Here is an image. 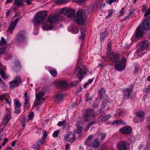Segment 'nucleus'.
Returning a JSON list of instances; mask_svg holds the SVG:
<instances>
[{"label":"nucleus","mask_w":150,"mask_h":150,"mask_svg":"<svg viewBox=\"0 0 150 150\" xmlns=\"http://www.w3.org/2000/svg\"><path fill=\"white\" fill-rule=\"evenodd\" d=\"M63 1V0H54V2L57 4L62 3Z\"/></svg>","instance_id":"57"},{"label":"nucleus","mask_w":150,"mask_h":150,"mask_svg":"<svg viewBox=\"0 0 150 150\" xmlns=\"http://www.w3.org/2000/svg\"><path fill=\"white\" fill-rule=\"evenodd\" d=\"M72 134L71 132H68V134L64 136V138L65 139H68L69 136Z\"/></svg>","instance_id":"52"},{"label":"nucleus","mask_w":150,"mask_h":150,"mask_svg":"<svg viewBox=\"0 0 150 150\" xmlns=\"http://www.w3.org/2000/svg\"><path fill=\"white\" fill-rule=\"evenodd\" d=\"M72 138L69 139V141L71 143L73 142L76 139L75 134H72Z\"/></svg>","instance_id":"42"},{"label":"nucleus","mask_w":150,"mask_h":150,"mask_svg":"<svg viewBox=\"0 0 150 150\" xmlns=\"http://www.w3.org/2000/svg\"><path fill=\"white\" fill-rule=\"evenodd\" d=\"M105 134L102 133L100 134L99 137L100 138V137L101 139L103 140L104 138H105Z\"/></svg>","instance_id":"49"},{"label":"nucleus","mask_w":150,"mask_h":150,"mask_svg":"<svg viewBox=\"0 0 150 150\" xmlns=\"http://www.w3.org/2000/svg\"><path fill=\"white\" fill-rule=\"evenodd\" d=\"M108 49L107 52H111V43H109L108 45Z\"/></svg>","instance_id":"53"},{"label":"nucleus","mask_w":150,"mask_h":150,"mask_svg":"<svg viewBox=\"0 0 150 150\" xmlns=\"http://www.w3.org/2000/svg\"><path fill=\"white\" fill-rule=\"evenodd\" d=\"M86 111V113L84 116V119L86 120H90L94 118L96 112L93 109L87 110Z\"/></svg>","instance_id":"11"},{"label":"nucleus","mask_w":150,"mask_h":150,"mask_svg":"<svg viewBox=\"0 0 150 150\" xmlns=\"http://www.w3.org/2000/svg\"><path fill=\"white\" fill-rule=\"evenodd\" d=\"M129 143L125 141L119 142L117 146V150H129Z\"/></svg>","instance_id":"8"},{"label":"nucleus","mask_w":150,"mask_h":150,"mask_svg":"<svg viewBox=\"0 0 150 150\" xmlns=\"http://www.w3.org/2000/svg\"><path fill=\"white\" fill-rule=\"evenodd\" d=\"M107 56L110 59L112 60L113 61H116L118 57V56L115 53L111 52H107Z\"/></svg>","instance_id":"17"},{"label":"nucleus","mask_w":150,"mask_h":150,"mask_svg":"<svg viewBox=\"0 0 150 150\" xmlns=\"http://www.w3.org/2000/svg\"><path fill=\"white\" fill-rule=\"evenodd\" d=\"M139 68V66L138 64L136 65H135V68L134 69V72L135 73H137L138 71V69Z\"/></svg>","instance_id":"60"},{"label":"nucleus","mask_w":150,"mask_h":150,"mask_svg":"<svg viewBox=\"0 0 150 150\" xmlns=\"http://www.w3.org/2000/svg\"><path fill=\"white\" fill-rule=\"evenodd\" d=\"M149 46V42L146 40L142 41L141 43L140 48L139 49L137 52L139 53L142 50H145Z\"/></svg>","instance_id":"19"},{"label":"nucleus","mask_w":150,"mask_h":150,"mask_svg":"<svg viewBox=\"0 0 150 150\" xmlns=\"http://www.w3.org/2000/svg\"><path fill=\"white\" fill-rule=\"evenodd\" d=\"M50 72L51 75L54 76H56L57 74V71L56 70L51 69L50 70Z\"/></svg>","instance_id":"41"},{"label":"nucleus","mask_w":150,"mask_h":150,"mask_svg":"<svg viewBox=\"0 0 150 150\" xmlns=\"http://www.w3.org/2000/svg\"><path fill=\"white\" fill-rule=\"evenodd\" d=\"M114 12V11L113 10H110L109 14L107 16H106V18H107L108 16H111L112 15V13Z\"/></svg>","instance_id":"51"},{"label":"nucleus","mask_w":150,"mask_h":150,"mask_svg":"<svg viewBox=\"0 0 150 150\" xmlns=\"http://www.w3.org/2000/svg\"><path fill=\"white\" fill-rule=\"evenodd\" d=\"M38 142H39V143L41 144V145L42 144H43L45 143V142L44 140V139H40L39 140Z\"/></svg>","instance_id":"55"},{"label":"nucleus","mask_w":150,"mask_h":150,"mask_svg":"<svg viewBox=\"0 0 150 150\" xmlns=\"http://www.w3.org/2000/svg\"><path fill=\"white\" fill-rule=\"evenodd\" d=\"M125 7H124L121 9V10L120 11V16H121L124 15L125 11Z\"/></svg>","instance_id":"47"},{"label":"nucleus","mask_w":150,"mask_h":150,"mask_svg":"<svg viewBox=\"0 0 150 150\" xmlns=\"http://www.w3.org/2000/svg\"><path fill=\"white\" fill-rule=\"evenodd\" d=\"M125 60L126 59L124 58L122 59V61H115L116 64L115 66V69L119 71L124 70L126 66Z\"/></svg>","instance_id":"5"},{"label":"nucleus","mask_w":150,"mask_h":150,"mask_svg":"<svg viewBox=\"0 0 150 150\" xmlns=\"http://www.w3.org/2000/svg\"><path fill=\"white\" fill-rule=\"evenodd\" d=\"M13 4L18 7H20L23 5L22 0H15Z\"/></svg>","instance_id":"28"},{"label":"nucleus","mask_w":150,"mask_h":150,"mask_svg":"<svg viewBox=\"0 0 150 150\" xmlns=\"http://www.w3.org/2000/svg\"><path fill=\"white\" fill-rule=\"evenodd\" d=\"M15 108L21 107V106L22 104L20 103V101L17 100H15L14 103Z\"/></svg>","instance_id":"33"},{"label":"nucleus","mask_w":150,"mask_h":150,"mask_svg":"<svg viewBox=\"0 0 150 150\" xmlns=\"http://www.w3.org/2000/svg\"><path fill=\"white\" fill-rule=\"evenodd\" d=\"M19 18H17L14 20V22L12 21L10 23L8 29V31L11 33L14 30L17 23L19 21Z\"/></svg>","instance_id":"15"},{"label":"nucleus","mask_w":150,"mask_h":150,"mask_svg":"<svg viewBox=\"0 0 150 150\" xmlns=\"http://www.w3.org/2000/svg\"><path fill=\"white\" fill-rule=\"evenodd\" d=\"M99 150H110L109 148L106 146H103L102 148Z\"/></svg>","instance_id":"56"},{"label":"nucleus","mask_w":150,"mask_h":150,"mask_svg":"<svg viewBox=\"0 0 150 150\" xmlns=\"http://www.w3.org/2000/svg\"><path fill=\"white\" fill-rule=\"evenodd\" d=\"M142 28L143 30H148L150 29V16L145 18L142 24Z\"/></svg>","instance_id":"7"},{"label":"nucleus","mask_w":150,"mask_h":150,"mask_svg":"<svg viewBox=\"0 0 150 150\" xmlns=\"http://www.w3.org/2000/svg\"><path fill=\"white\" fill-rule=\"evenodd\" d=\"M6 43V41L4 37H2L0 40V46H4Z\"/></svg>","instance_id":"38"},{"label":"nucleus","mask_w":150,"mask_h":150,"mask_svg":"<svg viewBox=\"0 0 150 150\" xmlns=\"http://www.w3.org/2000/svg\"><path fill=\"white\" fill-rule=\"evenodd\" d=\"M132 91L130 89L126 88L124 90L122 96L123 98L125 100L128 99L132 93Z\"/></svg>","instance_id":"16"},{"label":"nucleus","mask_w":150,"mask_h":150,"mask_svg":"<svg viewBox=\"0 0 150 150\" xmlns=\"http://www.w3.org/2000/svg\"><path fill=\"white\" fill-rule=\"evenodd\" d=\"M77 127H82V123L80 122H78L77 123Z\"/></svg>","instance_id":"58"},{"label":"nucleus","mask_w":150,"mask_h":150,"mask_svg":"<svg viewBox=\"0 0 150 150\" xmlns=\"http://www.w3.org/2000/svg\"><path fill=\"white\" fill-rule=\"evenodd\" d=\"M55 101H61L63 99V94L61 93H57L55 96Z\"/></svg>","instance_id":"23"},{"label":"nucleus","mask_w":150,"mask_h":150,"mask_svg":"<svg viewBox=\"0 0 150 150\" xmlns=\"http://www.w3.org/2000/svg\"><path fill=\"white\" fill-rule=\"evenodd\" d=\"M81 37H79V39H81L82 40H83V39L85 37L84 31L85 30L84 29H81Z\"/></svg>","instance_id":"39"},{"label":"nucleus","mask_w":150,"mask_h":150,"mask_svg":"<svg viewBox=\"0 0 150 150\" xmlns=\"http://www.w3.org/2000/svg\"><path fill=\"white\" fill-rule=\"evenodd\" d=\"M56 87L58 88L63 89L65 88L68 86L67 82L66 81H60L57 82L55 83Z\"/></svg>","instance_id":"12"},{"label":"nucleus","mask_w":150,"mask_h":150,"mask_svg":"<svg viewBox=\"0 0 150 150\" xmlns=\"http://www.w3.org/2000/svg\"><path fill=\"white\" fill-rule=\"evenodd\" d=\"M146 125L149 131L148 134L149 139L147 140L148 143L147 144V149L149 150L150 149V117L147 119Z\"/></svg>","instance_id":"14"},{"label":"nucleus","mask_w":150,"mask_h":150,"mask_svg":"<svg viewBox=\"0 0 150 150\" xmlns=\"http://www.w3.org/2000/svg\"><path fill=\"white\" fill-rule=\"evenodd\" d=\"M136 115L138 117L141 118L140 120L141 122L143 121L145 118V115L144 113L142 111H139L136 112Z\"/></svg>","instance_id":"22"},{"label":"nucleus","mask_w":150,"mask_h":150,"mask_svg":"<svg viewBox=\"0 0 150 150\" xmlns=\"http://www.w3.org/2000/svg\"><path fill=\"white\" fill-rule=\"evenodd\" d=\"M9 98V96L7 93H5L3 95L0 96V100H3L4 98L7 99Z\"/></svg>","instance_id":"36"},{"label":"nucleus","mask_w":150,"mask_h":150,"mask_svg":"<svg viewBox=\"0 0 150 150\" xmlns=\"http://www.w3.org/2000/svg\"><path fill=\"white\" fill-rule=\"evenodd\" d=\"M67 125L66 122L65 120L61 121H59L57 124V125L59 126L64 125V127L65 128L67 127Z\"/></svg>","instance_id":"32"},{"label":"nucleus","mask_w":150,"mask_h":150,"mask_svg":"<svg viewBox=\"0 0 150 150\" xmlns=\"http://www.w3.org/2000/svg\"><path fill=\"white\" fill-rule=\"evenodd\" d=\"M34 113L33 112H31L29 115V118L30 120H32L34 117Z\"/></svg>","instance_id":"50"},{"label":"nucleus","mask_w":150,"mask_h":150,"mask_svg":"<svg viewBox=\"0 0 150 150\" xmlns=\"http://www.w3.org/2000/svg\"><path fill=\"white\" fill-rule=\"evenodd\" d=\"M59 132L58 130L55 131L53 133L52 136L54 137H56L58 136Z\"/></svg>","instance_id":"44"},{"label":"nucleus","mask_w":150,"mask_h":150,"mask_svg":"<svg viewBox=\"0 0 150 150\" xmlns=\"http://www.w3.org/2000/svg\"><path fill=\"white\" fill-rule=\"evenodd\" d=\"M70 149V145L69 144H67L65 147L66 150H69Z\"/></svg>","instance_id":"62"},{"label":"nucleus","mask_w":150,"mask_h":150,"mask_svg":"<svg viewBox=\"0 0 150 150\" xmlns=\"http://www.w3.org/2000/svg\"><path fill=\"white\" fill-rule=\"evenodd\" d=\"M60 13L69 18H74V20L78 23H82L85 22L86 13L83 10L78 11L76 16L74 15L75 11L74 10L66 7L62 9Z\"/></svg>","instance_id":"1"},{"label":"nucleus","mask_w":150,"mask_h":150,"mask_svg":"<svg viewBox=\"0 0 150 150\" xmlns=\"http://www.w3.org/2000/svg\"><path fill=\"white\" fill-rule=\"evenodd\" d=\"M21 82V79L18 76L15 77L13 80L9 82V86L11 88H13L18 86Z\"/></svg>","instance_id":"10"},{"label":"nucleus","mask_w":150,"mask_h":150,"mask_svg":"<svg viewBox=\"0 0 150 150\" xmlns=\"http://www.w3.org/2000/svg\"><path fill=\"white\" fill-rule=\"evenodd\" d=\"M24 98L25 100H28L29 98V96L27 95V92H25L24 93Z\"/></svg>","instance_id":"48"},{"label":"nucleus","mask_w":150,"mask_h":150,"mask_svg":"<svg viewBox=\"0 0 150 150\" xmlns=\"http://www.w3.org/2000/svg\"><path fill=\"white\" fill-rule=\"evenodd\" d=\"M6 69L5 67L2 66L0 64V75L4 79H5L8 78L7 75L5 74V71Z\"/></svg>","instance_id":"20"},{"label":"nucleus","mask_w":150,"mask_h":150,"mask_svg":"<svg viewBox=\"0 0 150 150\" xmlns=\"http://www.w3.org/2000/svg\"><path fill=\"white\" fill-rule=\"evenodd\" d=\"M99 96L102 100L103 99V98L104 97L105 91L104 89L101 88L99 90Z\"/></svg>","instance_id":"27"},{"label":"nucleus","mask_w":150,"mask_h":150,"mask_svg":"<svg viewBox=\"0 0 150 150\" xmlns=\"http://www.w3.org/2000/svg\"><path fill=\"white\" fill-rule=\"evenodd\" d=\"M100 143L97 139H95L89 145L95 148H97L100 145Z\"/></svg>","instance_id":"24"},{"label":"nucleus","mask_w":150,"mask_h":150,"mask_svg":"<svg viewBox=\"0 0 150 150\" xmlns=\"http://www.w3.org/2000/svg\"><path fill=\"white\" fill-rule=\"evenodd\" d=\"M21 107L15 108V112L16 114H19L21 112Z\"/></svg>","instance_id":"43"},{"label":"nucleus","mask_w":150,"mask_h":150,"mask_svg":"<svg viewBox=\"0 0 150 150\" xmlns=\"http://www.w3.org/2000/svg\"><path fill=\"white\" fill-rule=\"evenodd\" d=\"M6 48L4 47L3 48H1L0 50V54H2L5 52Z\"/></svg>","instance_id":"54"},{"label":"nucleus","mask_w":150,"mask_h":150,"mask_svg":"<svg viewBox=\"0 0 150 150\" xmlns=\"http://www.w3.org/2000/svg\"><path fill=\"white\" fill-rule=\"evenodd\" d=\"M121 133L125 134H130L132 132V128L129 127H124L120 129Z\"/></svg>","instance_id":"18"},{"label":"nucleus","mask_w":150,"mask_h":150,"mask_svg":"<svg viewBox=\"0 0 150 150\" xmlns=\"http://www.w3.org/2000/svg\"><path fill=\"white\" fill-rule=\"evenodd\" d=\"M26 34L24 31H20L17 35L16 39L18 42H22L26 39Z\"/></svg>","instance_id":"9"},{"label":"nucleus","mask_w":150,"mask_h":150,"mask_svg":"<svg viewBox=\"0 0 150 150\" xmlns=\"http://www.w3.org/2000/svg\"><path fill=\"white\" fill-rule=\"evenodd\" d=\"M82 129V127H77V133L79 134L81 132Z\"/></svg>","instance_id":"59"},{"label":"nucleus","mask_w":150,"mask_h":150,"mask_svg":"<svg viewBox=\"0 0 150 150\" xmlns=\"http://www.w3.org/2000/svg\"><path fill=\"white\" fill-rule=\"evenodd\" d=\"M105 103H103L101 106L100 109V114H105V112L103 111V109L105 107Z\"/></svg>","instance_id":"37"},{"label":"nucleus","mask_w":150,"mask_h":150,"mask_svg":"<svg viewBox=\"0 0 150 150\" xmlns=\"http://www.w3.org/2000/svg\"><path fill=\"white\" fill-rule=\"evenodd\" d=\"M59 19V18L57 14L50 15L46 21L43 23L42 29L46 31L51 30L54 27V24L58 21Z\"/></svg>","instance_id":"2"},{"label":"nucleus","mask_w":150,"mask_h":150,"mask_svg":"<svg viewBox=\"0 0 150 150\" xmlns=\"http://www.w3.org/2000/svg\"><path fill=\"white\" fill-rule=\"evenodd\" d=\"M47 13L45 11H41L37 13L33 19L34 25H38L42 22L45 19Z\"/></svg>","instance_id":"4"},{"label":"nucleus","mask_w":150,"mask_h":150,"mask_svg":"<svg viewBox=\"0 0 150 150\" xmlns=\"http://www.w3.org/2000/svg\"><path fill=\"white\" fill-rule=\"evenodd\" d=\"M81 58H79L77 63V67L76 70L78 71L77 77L78 79H81L86 73V68L85 65H81Z\"/></svg>","instance_id":"3"},{"label":"nucleus","mask_w":150,"mask_h":150,"mask_svg":"<svg viewBox=\"0 0 150 150\" xmlns=\"http://www.w3.org/2000/svg\"><path fill=\"white\" fill-rule=\"evenodd\" d=\"M143 91L147 93H150V84L144 89Z\"/></svg>","instance_id":"40"},{"label":"nucleus","mask_w":150,"mask_h":150,"mask_svg":"<svg viewBox=\"0 0 150 150\" xmlns=\"http://www.w3.org/2000/svg\"><path fill=\"white\" fill-rule=\"evenodd\" d=\"M111 117V116L110 115H104L102 117L101 120L103 121H105L108 119H110Z\"/></svg>","instance_id":"35"},{"label":"nucleus","mask_w":150,"mask_h":150,"mask_svg":"<svg viewBox=\"0 0 150 150\" xmlns=\"http://www.w3.org/2000/svg\"><path fill=\"white\" fill-rule=\"evenodd\" d=\"M93 138V135H91L88 137L86 139V144H90V141Z\"/></svg>","instance_id":"34"},{"label":"nucleus","mask_w":150,"mask_h":150,"mask_svg":"<svg viewBox=\"0 0 150 150\" xmlns=\"http://www.w3.org/2000/svg\"><path fill=\"white\" fill-rule=\"evenodd\" d=\"M123 121L121 120H115L114 121H113L112 123V125H114L115 124H116L117 125H119L120 124H124Z\"/></svg>","instance_id":"31"},{"label":"nucleus","mask_w":150,"mask_h":150,"mask_svg":"<svg viewBox=\"0 0 150 150\" xmlns=\"http://www.w3.org/2000/svg\"><path fill=\"white\" fill-rule=\"evenodd\" d=\"M146 8V6L143 5L142 6V11L143 12L145 11L146 12L145 13L144 15V16H147L150 14V8L148 9L147 10L145 11V8Z\"/></svg>","instance_id":"29"},{"label":"nucleus","mask_w":150,"mask_h":150,"mask_svg":"<svg viewBox=\"0 0 150 150\" xmlns=\"http://www.w3.org/2000/svg\"><path fill=\"white\" fill-rule=\"evenodd\" d=\"M78 83V81H74L72 84L73 86H75Z\"/></svg>","instance_id":"64"},{"label":"nucleus","mask_w":150,"mask_h":150,"mask_svg":"<svg viewBox=\"0 0 150 150\" xmlns=\"http://www.w3.org/2000/svg\"><path fill=\"white\" fill-rule=\"evenodd\" d=\"M116 0H108V3L109 4H112L113 2H115Z\"/></svg>","instance_id":"63"},{"label":"nucleus","mask_w":150,"mask_h":150,"mask_svg":"<svg viewBox=\"0 0 150 150\" xmlns=\"http://www.w3.org/2000/svg\"><path fill=\"white\" fill-rule=\"evenodd\" d=\"M143 30L142 28L141 25H139L137 28L135 33V37L139 38L142 37L143 35Z\"/></svg>","instance_id":"13"},{"label":"nucleus","mask_w":150,"mask_h":150,"mask_svg":"<svg viewBox=\"0 0 150 150\" xmlns=\"http://www.w3.org/2000/svg\"><path fill=\"white\" fill-rule=\"evenodd\" d=\"M47 135V132L45 131H43V134L42 137V139H44Z\"/></svg>","instance_id":"46"},{"label":"nucleus","mask_w":150,"mask_h":150,"mask_svg":"<svg viewBox=\"0 0 150 150\" xmlns=\"http://www.w3.org/2000/svg\"><path fill=\"white\" fill-rule=\"evenodd\" d=\"M11 117V115L9 113H8L5 116L3 120V124L4 125H6L9 120Z\"/></svg>","instance_id":"26"},{"label":"nucleus","mask_w":150,"mask_h":150,"mask_svg":"<svg viewBox=\"0 0 150 150\" xmlns=\"http://www.w3.org/2000/svg\"><path fill=\"white\" fill-rule=\"evenodd\" d=\"M44 95L43 92H40L36 94V98L34 103L35 106H37L40 105L44 100L43 97Z\"/></svg>","instance_id":"6"},{"label":"nucleus","mask_w":150,"mask_h":150,"mask_svg":"<svg viewBox=\"0 0 150 150\" xmlns=\"http://www.w3.org/2000/svg\"><path fill=\"white\" fill-rule=\"evenodd\" d=\"M8 98L7 99H5V100L6 102L9 104L10 105V104L11 103V100L10 99H8Z\"/></svg>","instance_id":"61"},{"label":"nucleus","mask_w":150,"mask_h":150,"mask_svg":"<svg viewBox=\"0 0 150 150\" xmlns=\"http://www.w3.org/2000/svg\"><path fill=\"white\" fill-rule=\"evenodd\" d=\"M41 146V144L39 143V142H37L34 144L32 147L34 150H38Z\"/></svg>","instance_id":"30"},{"label":"nucleus","mask_w":150,"mask_h":150,"mask_svg":"<svg viewBox=\"0 0 150 150\" xmlns=\"http://www.w3.org/2000/svg\"><path fill=\"white\" fill-rule=\"evenodd\" d=\"M29 106V104L28 100H25V102L24 105V107L27 108Z\"/></svg>","instance_id":"45"},{"label":"nucleus","mask_w":150,"mask_h":150,"mask_svg":"<svg viewBox=\"0 0 150 150\" xmlns=\"http://www.w3.org/2000/svg\"><path fill=\"white\" fill-rule=\"evenodd\" d=\"M68 29L71 32L73 33H77L79 32V28L75 25H71L68 28Z\"/></svg>","instance_id":"21"},{"label":"nucleus","mask_w":150,"mask_h":150,"mask_svg":"<svg viewBox=\"0 0 150 150\" xmlns=\"http://www.w3.org/2000/svg\"><path fill=\"white\" fill-rule=\"evenodd\" d=\"M108 35V30L106 29H105L104 31L100 35V40L101 41L103 42Z\"/></svg>","instance_id":"25"}]
</instances>
